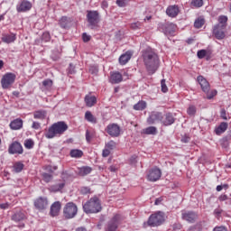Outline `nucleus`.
I'll list each match as a JSON object with an SVG mask.
<instances>
[{"label":"nucleus","instance_id":"2eb2a0df","mask_svg":"<svg viewBox=\"0 0 231 231\" xmlns=\"http://www.w3.org/2000/svg\"><path fill=\"white\" fill-rule=\"evenodd\" d=\"M9 154H23V145L19 142H14L8 149Z\"/></svg>","mask_w":231,"mask_h":231},{"label":"nucleus","instance_id":"423d86ee","mask_svg":"<svg viewBox=\"0 0 231 231\" xmlns=\"http://www.w3.org/2000/svg\"><path fill=\"white\" fill-rule=\"evenodd\" d=\"M159 29L164 35H167L170 37H174L176 33V24L172 23H166L160 25Z\"/></svg>","mask_w":231,"mask_h":231},{"label":"nucleus","instance_id":"39448f33","mask_svg":"<svg viewBox=\"0 0 231 231\" xmlns=\"http://www.w3.org/2000/svg\"><path fill=\"white\" fill-rule=\"evenodd\" d=\"M122 221V216L116 214L106 225L105 231H116Z\"/></svg>","mask_w":231,"mask_h":231},{"label":"nucleus","instance_id":"ea45409f","mask_svg":"<svg viewBox=\"0 0 231 231\" xmlns=\"http://www.w3.org/2000/svg\"><path fill=\"white\" fill-rule=\"evenodd\" d=\"M14 169L15 172H21V171L24 169V164H23L22 162H15L14 165Z\"/></svg>","mask_w":231,"mask_h":231},{"label":"nucleus","instance_id":"4c0bfd02","mask_svg":"<svg viewBox=\"0 0 231 231\" xmlns=\"http://www.w3.org/2000/svg\"><path fill=\"white\" fill-rule=\"evenodd\" d=\"M35 145V143L32 139H27L24 142V147L26 149H33V146Z\"/></svg>","mask_w":231,"mask_h":231},{"label":"nucleus","instance_id":"f03ea898","mask_svg":"<svg viewBox=\"0 0 231 231\" xmlns=\"http://www.w3.org/2000/svg\"><path fill=\"white\" fill-rule=\"evenodd\" d=\"M197 80L204 93L207 95L208 100H212L216 95H217V90H210V83L207 81L203 76H199Z\"/></svg>","mask_w":231,"mask_h":231},{"label":"nucleus","instance_id":"8fccbe9b","mask_svg":"<svg viewBox=\"0 0 231 231\" xmlns=\"http://www.w3.org/2000/svg\"><path fill=\"white\" fill-rule=\"evenodd\" d=\"M75 73H76L75 67H74L73 64L70 63L69 67L68 69V74L69 75H75Z\"/></svg>","mask_w":231,"mask_h":231},{"label":"nucleus","instance_id":"13d9d810","mask_svg":"<svg viewBox=\"0 0 231 231\" xmlns=\"http://www.w3.org/2000/svg\"><path fill=\"white\" fill-rule=\"evenodd\" d=\"M213 231H228V229H226V226H219L214 227Z\"/></svg>","mask_w":231,"mask_h":231},{"label":"nucleus","instance_id":"6ab92c4d","mask_svg":"<svg viewBox=\"0 0 231 231\" xmlns=\"http://www.w3.org/2000/svg\"><path fill=\"white\" fill-rule=\"evenodd\" d=\"M166 14L169 17H178V14H180V7H178V5H170L166 9Z\"/></svg>","mask_w":231,"mask_h":231},{"label":"nucleus","instance_id":"b1692460","mask_svg":"<svg viewBox=\"0 0 231 231\" xmlns=\"http://www.w3.org/2000/svg\"><path fill=\"white\" fill-rule=\"evenodd\" d=\"M174 122H176V118H174V116H172V114L168 113L165 115V118L162 121L163 125H172V124H174Z\"/></svg>","mask_w":231,"mask_h":231},{"label":"nucleus","instance_id":"e433bc0d","mask_svg":"<svg viewBox=\"0 0 231 231\" xmlns=\"http://www.w3.org/2000/svg\"><path fill=\"white\" fill-rule=\"evenodd\" d=\"M203 24H205V19L198 18L197 20H195V23H194L195 28L199 29L203 26Z\"/></svg>","mask_w":231,"mask_h":231},{"label":"nucleus","instance_id":"09e8293b","mask_svg":"<svg viewBox=\"0 0 231 231\" xmlns=\"http://www.w3.org/2000/svg\"><path fill=\"white\" fill-rule=\"evenodd\" d=\"M161 86H162V93H167V91H169V88H167V85L165 84V79H162Z\"/></svg>","mask_w":231,"mask_h":231},{"label":"nucleus","instance_id":"49530a36","mask_svg":"<svg viewBox=\"0 0 231 231\" xmlns=\"http://www.w3.org/2000/svg\"><path fill=\"white\" fill-rule=\"evenodd\" d=\"M80 193L81 194H90L91 189L89 187H81L80 188Z\"/></svg>","mask_w":231,"mask_h":231},{"label":"nucleus","instance_id":"7c9ffc66","mask_svg":"<svg viewBox=\"0 0 231 231\" xmlns=\"http://www.w3.org/2000/svg\"><path fill=\"white\" fill-rule=\"evenodd\" d=\"M34 118H36V120H44L46 118V111L39 110L34 112Z\"/></svg>","mask_w":231,"mask_h":231},{"label":"nucleus","instance_id":"0e129e2a","mask_svg":"<svg viewBox=\"0 0 231 231\" xmlns=\"http://www.w3.org/2000/svg\"><path fill=\"white\" fill-rule=\"evenodd\" d=\"M32 127V129H41V124L37 122H33Z\"/></svg>","mask_w":231,"mask_h":231},{"label":"nucleus","instance_id":"a211bd4d","mask_svg":"<svg viewBox=\"0 0 231 231\" xmlns=\"http://www.w3.org/2000/svg\"><path fill=\"white\" fill-rule=\"evenodd\" d=\"M133 57V51H126L125 54H122L120 57H119V63L122 65V66H125L126 63L129 62V60H131V58Z\"/></svg>","mask_w":231,"mask_h":231},{"label":"nucleus","instance_id":"bb28decb","mask_svg":"<svg viewBox=\"0 0 231 231\" xmlns=\"http://www.w3.org/2000/svg\"><path fill=\"white\" fill-rule=\"evenodd\" d=\"M143 134H158V128L156 126H149L143 130Z\"/></svg>","mask_w":231,"mask_h":231},{"label":"nucleus","instance_id":"473e14b6","mask_svg":"<svg viewBox=\"0 0 231 231\" xmlns=\"http://www.w3.org/2000/svg\"><path fill=\"white\" fill-rule=\"evenodd\" d=\"M51 216H52V217H55V216H59V204L58 203H54L51 205Z\"/></svg>","mask_w":231,"mask_h":231},{"label":"nucleus","instance_id":"1a4fd4ad","mask_svg":"<svg viewBox=\"0 0 231 231\" xmlns=\"http://www.w3.org/2000/svg\"><path fill=\"white\" fill-rule=\"evenodd\" d=\"M78 208L77 205L73 203H69L66 205L63 214L67 219L73 218L74 216H77Z\"/></svg>","mask_w":231,"mask_h":231},{"label":"nucleus","instance_id":"c9c22d12","mask_svg":"<svg viewBox=\"0 0 231 231\" xmlns=\"http://www.w3.org/2000/svg\"><path fill=\"white\" fill-rule=\"evenodd\" d=\"M68 24H69L68 17L66 16L61 17V19L60 20V27L66 29L69 26Z\"/></svg>","mask_w":231,"mask_h":231},{"label":"nucleus","instance_id":"58836bf2","mask_svg":"<svg viewBox=\"0 0 231 231\" xmlns=\"http://www.w3.org/2000/svg\"><path fill=\"white\" fill-rule=\"evenodd\" d=\"M106 148L113 151V149H116V142L111 140L108 143H106Z\"/></svg>","mask_w":231,"mask_h":231},{"label":"nucleus","instance_id":"a19ab883","mask_svg":"<svg viewBox=\"0 0 231 231\" xmlns=\"http://www.w3.org/2000/svg\"><path fill=\"white\" fill-rule=\"evenodd\" d=\"M42 86L46 88V89H50V88L53 86V81L51 79H45L42 81Z\"/></svg>","mask_w":231,"mask_h":231},{"label":"nucleus","instance_id":"864d4df0","mask_svg":"<svg viewBox=\"0 0 231 231\" xmlns=\"http://www.w3.org/2000/svg\"><path fill=\"white\" fill-rule=\"evenodd\" d=\"M111 154V151L108 148L103 150L102 156L103 158H107Z\"/></svg>","mask_w":231,"mask_h":231},{"label":"nucleus","instance_id":"2f4dec72","mask_svg":"<svg viewBox=\"0 0 231 231\" xmlns=\"http://www.w3.org/2000/svg\"><path fill=\"white\" fill-rule=\"evenodd\" d=\"M2 41H3V42H5L6 44L14 42H15V34L5 35L2 38Z\"/></svg>","mask_w":231,"mask_h":231},{"label":"nucleus","instance_id":"6e6552de","mask_svg":"<svg viewBox=\"0 0 231 231\" xmlns=\"http://www.w3.org/2000/svg\"><path fill=\"white\" fill-rule=\"evenodd\" d=\"M83 210L86 214H97L102 210L100 203H85L83 205Z\"/></svg>","mask_w":231,"mask_h":231},{"label":"nucleus","instance_id":"f8f14e48","mask_svg":"<svg viewBox=\"0 0 231 231\" xmlns=\"http://www.w3.org/2000/svg\"><path fill=\"white\" fill-rule=\"evenodd\" d=\"M181 217L183 221H187L188 223H196V219H198V213L194 211H181Z\"/></svg>","mask_w":231,"mask_h":231},{"label":"nucleus","instance_id":"4468645a","mask_svg":"<svg viewBox=\"0 0 231 231\" xmlns=\"http://www.w3.org/2000/svg\"><path fill=\"white\" fill-rule=\"evenodd\" d=\"M59 134V122L54 123L47 132L45 133V137H47L49 140L51 138H55Z\"/></svg>","mask_w":231,"mask_h":231},{"label":"nucleus","instance_id":"69168bd1","mask_svg":"<svg viewBox=\"0 0 231 231\" xmlns=\"http://www.w3.org/2000/svg\"><path fill=\"white\" fill-rule=\"evenodd\" d=\"M86 140L87 142H91V134H89V130L86 131Z\"/></svg>","mask_w":231,"mask_h":231},{"label":"nucleus","instance_id":"c756f323","mask_svg":"<svg viewBox=\"0 0 231 231\" xmlns=\"http://www.w3.org/2000/svg\"><path fill=\"white\" fill-rule=\"evenodd\" d=\"M69 128L68 124L64 121L59 122V134H64L66 133V130Z\"/></svg>","mask_w":231,"mask_h":231},{"label":"nucleus","instance_id":"f257e3e1","mask_svg":"<svg viewBox=\"0 0 231 231\" xmlns=\"http://www.w3.org/2000/svg\"><path fill=\"white\" fill-rule=\"evenodd\" d=\"M142 58L148 75H154L160 68V57L152 48H147L142 51Z\"/></svg>","mask_w":231,"mask_h":231},{"label":"nucleus","instance_id":"aec40b11","mask_svg":"<svg viewBox=\"0 0 231 231\" xmlns=\"http://www.w3.org/2000/svg\"><path fill=\"white\" fill-rule=\"evenodd\" d=\"M9 127L13 130V131H19V129H23V119L21 118H16L14 120H13L10 125Z\"/></svg>","mask_w":231,"mask_h":231},{"label":"nucleus","instance_id":"dca6fc26","mask_svg":"<svg viewBox=\"0 0 231 231\" xmlns=\"http://www.w3.org/2000/svg\"><path fill=\"white\" fill-rule=\"evenodd\" d=\"M225 28L226 27H223V25H215L213 27V35H215L216 39L218 41L223 40L225 37Z\"/></svg>","mask_w":231,"mask_h":231},{"label":"nucleus","instance_id":"052dcab7","mask_svg":"<svg viewBox=\"0 0 231 231\" xmlns=\"http://www.w3.org/2000/svg\"><path fill=\"white\" fill-rule=\"evenodd\" d=\"M220 116L221 118H223L224 120H226V110H225V108H222L220 111Z\"/></svg>","mask_w":231,"mask_h":231},{"label":"nucleus","instance_id":"ddd939ff","mask_svg":"<svg viewBox=\"0 0 231 231\" xmlns=\"http://www.w3.org/2000/svg\"><path fill=\"white\" fill-rule=\"evenodd\" d=\"M162 120H163V115L162 114V112L153 111L147 118V124H149V125H152L154 124H157V122H162Z\"/></svg>","mask_w":231,"mask_h":231},{"label":"nucleus","instance_id":"9d476101","mask_svg":"<svg viewBox=\"0 0 231 231\" xmlns=\"http://www.w3.org/2000/svg\"><path fill=\"white\" fill-rule=\"evenodd\" d=\"M162 178V170L158 167H153L149 170L147 174L148 181H158Z\"/></svg>","mask_w":231,"mask_h":231},{"label":"nucleus","instance_id":"e2e57ef3","mask_svg":"<svg viewBox=\"0 0 231 231\" xmlns=\"http://www.w3.org/2000/svg\"><path fill=\"white\" fill-rule=\"evenodd\" d=\"M34 207L36 208H38L39 210L44 209V204H42V203H36V204H34Z\"/></svg>","mask_w":231,"mask_h":231},{"label":"nucleus","instance_id":"f704fd0d","mask_svg":"<svg viewBox=\"0 0 231 231\" xmlns=\"http://www.w3.org/2000/svg\"><path fill=\"white\" fill-rule=\"evenodd\" d=\"M190 5L194 8H201L203 6V0H192Z\"/></svg>","mask_w":231,"mask_h":231},{"label":"nucleus","instance_id":"c85d7f7f","mask_svg":"<svg viewBox=\"0 0 231 231\" xmlns=\"http://www.w3.org/2000/svg\"><path fill=\"white\" fill-rule=\"evenodd\" d=\"M85 119L91 124H97V117H95V116H93L90 111H87L85 113Z\"/></svg>","mask_w":231,"mask_h":231},{"label":"nucleus","instance_id":"20e7f679","mask_svg":"<svg viewBox=\"0 0 231 231\" xmlns=\"http://www.w3.org/2000/svg\"><path fill=\"white\" fill-rule=\"evenodd\" d=\"M87 20L88 27L91 30H95L98 26V23H100V14L98 11H88Z\"/></svg>","mask_w":231,"mask_h":231},{"label":"nucleus","instance_id":"338daca9","mask_svg":"<svg viewBox=\"0 0 231 231\" xmlns=\"http://www.w3.org/2000/svg\"><path fill=\"white\" fill-rule=\"evenodd\" d=\"M37 203H48V199L42 197H40L37 200Z\"/></svg>","mask_w":231,"mask_h":231},{"label":"nucleus","instance_id":"5701e85b","mask_svg":"<svg viewBox=\"0 0 231 231\" xmlns=\"http://www.w3.org/2000/svg\"><path fill=\"white\" fill-rule=\"evenodd\" d=\"M226 129H228V123L222 122L217 128H215V133L219 136L223 134Z\"/></svg>","mask_w":231,"mask_h":231},{"label":"nucleus","instance_id":"9b49d317","mask_svg":"<svg viewBox=\"0 0 231 231\" xmlns=\"http://www.w3.org/2000/svg\"><path fill=\"white\" fill-rule=\"evenodd\" d=\"M106 131L109 136H112V138H118L120 136V125L116 124H110L106 126Z\"/></svg>","mask_w":231,"mask_h":231},{"label":"nucleus","instance_id":"4be33fe9","mask_svg":"<svg viewBox=\"0 0 231 231\" xmlns=\"http://www.w3.org/2000/svg\"><path fill=\"white\" fill-rule=\"evenodd\" d=\"M85 104L87 107H93L97 104V97L87 95L85 97Z\"/></svg>","mask_w":231,"mask_h":231},{"label":"nucleus","instance_id":"7ed1b4c3","mask_svg":"<svg viewBox=\"0 0 231 231\" xmlns=\"http://www.w3.org/2000/svg\"><path fill=\"white\" fill-rule=\"evenodd\" d=\"M148 226H160L165 223V214L162 211L155 212L148 218Z\"/></svg>","mask_w":231,"mask_h":231},{"label":"nucleus","instance_id":"603ef678","mask_svg":"<svg viewBox=\"0 0 231 231\" xmlns=\"http://www.w3.org/2000/svg\"><path fill=\"white\" fill-rule=\"evenodd\" d=\"M83 42H89L91 41V36L88 35V33L84 32L82 34Z\"/></svg>","mask_w":231,"mask_h":231},{"label":"nucleus","instance_id":"412c9836","mask_svg":"<svg viewBox=\"0 0 231 231\" xmlns=\"http://www.w3.org/2000/svg\"><path fill=\"white\" fill-rule=\"evenodd\" d=\"M124 80L120 72H113L110 77L111 84H120Z\"/></svg>","mask_w":231,"mask_h":231},{"label":"nucleus","instance_id":"79ce46f5","mask_svg":"<svg viewBox=\"0 0 231 231\" xmlns=\"http://www.w3.org/2000/svg\"><path fill=\"white\" fill-rule=\"evenodd\" d=\"M42 179L46 183H50V180H53V175L50 173H42Z\"/></svg>","mask_w":231,"mask_h":231},{"label":"nucleus","instance_id":"bf43d9fd","mask_svg":"<svg viewBox=\"0 0 231 231\" xmlns=\"http://www.w3.org/2000/svg\"><path fill=\"white\" fill-rule=\"evenodd\" d=\"M49 190H50L51 192H59V186H58V185L51 186V187L49 188Z\"/></svg>","mask_w":231,"mask_h":231},{"label":"nucleus","instance_id":"a878e982","mask_svg":"<svg viewBox=\"0 0 231 231\" xmlns=\"http://www.w3.org/2000/svg\"><path fill=\"white\" fill-rule=\"evenodd\" d=\"M147 108V102L141 100L134 106V111H143Z\"/></svg>","mask_w":231,"mask_h":231},{"label":"nucleus","instance_id":"0eeeda50","mask_svg":"<svg viewBox=\"0 0 231 231\" xmlns=\"http://www.w3.org/2000/svg\"><path fill=\"white\" fill-rule=\"evenodd\" d=\"M14 82H15V74L6 73L5 75L3 76L1 80L3 89H10Z\"/></svg>","mask_w":231,"mask_h":231},{"label":"nucleus","instance_id":"37998d69","mask_svg":"<svg viewBox=\"0 0 231 231\" xmlns=\"http://www.w3.org/2000/svg\"><path fill=\"white\" fill-rule=\"evenodd\" d=\"M197 57L199 59H205V57H207V51L206 50L198 51Z\"/></svg>","mask_w":231,"mask_h":231},{"label":"nucleus","instance_id":"5fc2aeb1","mask_svg":"<svg viewBox=\"0 0 231 231\" xmlns=\"http://www.w3.org/2000/svg\"><path fill=\"white\" fill-rule=\"evenodd\" d=\"M88 203H100V199L97 196H94L88 201Z\"/></svg>","mask_w":231,"mask_h":231},{"label":"nucleus","instance_id":"c03bdc74","mask_svg":"<svg viewBox=\"0 0 231 231\" xmlns=\"http://www.w3.org/2000/svg\"><path fill=\"white\" fill-rule=\"evenodd\" d=\"M188 115H189L190 116H194L196 115V106H191L188 108L187 111Z\"/></svg>","mask_w":231,"mask_h":231},{"label":"nucleus","instance_id":"3c124183","mask_svg":"<svg viewBox=\"0 0 231 231\" xmlns=\"http://www.w3.org/2000/svg\"><path fill=\"white\" fill-rule=\"evenodd\" d=\"M117 6H120V8H125V6H127V2H125L124 0H116Z\"/></svg>","mask_w":231,"mask_h":231},{"label":"nucleus","instance_id":"774afa93","mask_svg":"<svg viewBox=\"0 0 231 231\" xmlns=\"http://www.w3.org/2000/svg\"><path fill=\"white\" fill-rule=\"evenodd\" d=\"M75 231H88V229L84 226H79V227L76 228Z\"/></svg>","mask_w":231,"mask_h":231},{"label":"nucleus","instance_id":"f3484780","mask_svg":"<svg viewBox=\"0 0 231 231\" xmlns=\"http://www.w3.org/2000/svg\"><path fill=\"white\" fill-rule=\"evenodd\" d=\"M16 10L18 13L29 12V10H32V3L26 0H23L19 5L16 6Z\"/></svg>","mask_w":231,"mask_h":231},{"label":"nucleus","instance_id":"72a5a7b5","mask_svg":"<svg viewBox=\"0 0 231 231\" xmlns=\"http://www.w3.org/2000/svg\"><path fill=\"white\" fill-rule=\"evenodd\" d=\"M84 152L81 150H71L70 156L71 158H82Z\"/></svg>","mask_w":231,"mask_h":231},{"label":"nucleus","instance_id":"6e6d98bb","mask_svg":"<svg viewBox=\"0 0 231 231\" xmlns=\"http://www.w3.org/2000/svg\"><path fill=\"white\" fill-rule=\"evenodd\" d=\"M69 178V173L68 171H62L61 172V179L63 181H66Z\"/></svg>","mask_w":231,"mask_h":231},{"label":"nucleus","instance_id":"de8ad7c7","mask_svg":"<svg viewBox=\"0 0 231 231\" xmlns=\"http://www.w3.org/2000/svg\"><path fill=\"white\" fill-rule=\"evenodd\" d=\"M132 30H140L142 28V23L136 22L131 24Z\"/></svg>","mask_w":231,"mask_h":231},{"label":"nucleus","instance_id":"a18cd8bd","mask_svg":"<svg viewBox=\"0 0 231 231\" xmlns=\"http://www.w3.org/2000/svg\"><path fill=\"white\" fill-rule=\"evenodd\" d=\"M14 217L15 221H22V219H24L25 217H24V214L23 213H16L14 214Z\"/></svg>","mask_w":231,"mask_h":231},{"label":"nucleus","instance_id":"cd10ccee","mask_svg":"<svg viewBox=\"0 0 231 231\" xmlns=\"http://www.w3.org/2000/svg\"><path fill=\"white\" fill-rule=\"evenodd\" d=\"M226 23H228V17L226 15H220L218 16V23L217 26L226 28Z\"/></svg>","mask_w":231,"mask_h":231},{"label":"nucleus","instance_id":"4d7b16f0","mask_svg":"<svg viewBox=\"0 0 231 231\" xmlns=\"http://www.w3.org/2000/svg\"><path fill=\"white\" fill-rule=\"evenodd\" d=\"M136 155H133L130 158V165H136V163L138 162V161L136 160Z\"/></svg>","mask_w":231,"mask_h":231},{"label":"nucleus","instance_id":"393cba45","mask_svg":"<svg viewBox=\"0 0 231 231\" xmlns=\"http://www.w3.org/2000/svg\"><path fill=\"white\" fill-rule=\"evenodd\" d=\"M93 169L89 166H83L78 169V175L79 176H88V174H91Z\"/></svg>","mask_w":231,"mask_h":231},{"label":"nucleus","instance_id":"680f3d73","mask_svg":"<svg viewBox=\"0 0 231 231\" xmlns=\"http://www.w3.org/2000/svg\"><path fill=\"white\" fill-rule=\"evenodd\" d=\"M182 143H189L190 142V137L185 135L181 138Z\"/></svg>","mask_w":231,"mask_h":231}]
</instances>
